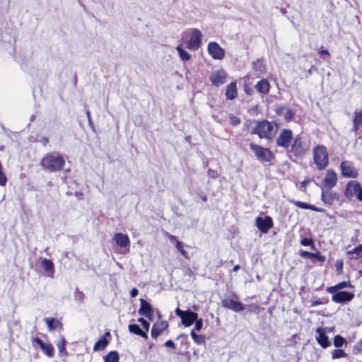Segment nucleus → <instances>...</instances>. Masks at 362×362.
I'll use <instances>...</instances> for the list:
<instances>
[{"instance_id":"obj_30","label":"nucleus","mask_w":362,"mask_h":362,"mask_svg":"<svg viewBox=\"0 0 362 362\" xmlns=\"http://www.w3.org/2000/svg\"><path fill=\"white\" fill-rule=\"evenodd\" d=\"M362 126V110H355L354 117L353 119V127L354 132H357L359 128Z\"/></svg>"},{"instance_id":"obj_7","label":"nucleus","mask_w":362,"mask_h":362,"mask_svg":"<svg viewBox=\"0 0 362 362\" xmlns=\"http://www.w3.org/2000/svg\"><path fill=\"white\" fill-rule=\"evenodd\" d=\"M202 34L197 28H194L192 30L190 37L187 42V47L190 50H197L202 44Z\"/></svg>"},{"instance_id":"obj_42","label":"nucleus","mask_w":362,"mask_h":362,"mask_svg":"<svg viewBox=\"0 0 362 362\" xmlns=\"http://www.w3.org/2000/svg\"><path fill=\"white\" fill-rule=\"evenodd\" d=\"M177 339H180L181 341V344L182 346H185V348H188L189 346V342L188 341V337L186 334H180L177 337Z\"/></svg>"},{"instance_id":"obj_60","label":"nucleus","mask_w":362,"mask_h":362,"mask_svg":"<svg viewBox=\"0 0 362 362\" xmlns=\"http://www.w3.org/2000/svg\"><path fill=\"white\" fill-rule=\"evenodd\" d=\"M139 293V291L136 288H133L130 291V296L132 298H135Z\"/></svg>"},{"instance_id":"obj_11","label":"nucleus","mask_w":362,"mask_h":362,"mask_svg":"<svg viewBox=\"0 0 362 362\" xmlns=\"http://www.w3.org/2000/svg\"><path fill=\"white\" fill-rule=\"evenodd\" d=\"M227 78V73L221 69L213 72L209 76V80L213 86L218 87L226 82Z\"/></svg>"},{"instance_id":"obj_57","label":"nucleus","mask_w":362,"mask_h":362,"mask_svg":"<svg viewBox=\"0 0 362 362\" xmlns=\"http://www.w3.org/2000/svg\"><path fill=\"white\" fill-rule=\"evenodd\" d=\"M175 314L180 317L181 318V320L182 319V317H184L185 314V311H182L181 310L180 308H176L175 310Z\"/></svg>"},{"instance_id":"obj_13","label":"nucleus","mask_w":362,"mask_h":362,"mask_svg":"<svg viewBox=\"0 0 362 362\" xmlns=\"http://www.w3.org/2000/svg\"><path fill=\"white\" fill-rule=\"evenodd\" d=\"M138 312L140 315L146 317L149 320L152 321L153 320V308L146 300L140 299V308Z\"/></svg>"},{"instance_id":"obj_46","label":"nucleus","mask_w":362,"mask_h":362,"mask_svg":"<svg viewBox=\"0 0 362 362\" xmlns=\"http://www.w3.org/2000/svg\"><path fill=\"white\" fill-rule=\"evenodd\" d=\"M138 322L141 325L144 332H146L147 334L150 328V323L143 317L139 318Z\"/></svg>"},{"instance_id":"obj_64","label":"nucleus","mask_w":362,"mask_h":362,"mask_svg":"<svg viewBox=\"0 0 362 362\" xmlns=\"http://www.w3.org/2000/svg\"><path fill=\"white\" fill-rule=\"evenodd\" d=\"M358 274L360 276H362V269L358 271Z\"/></svg>"},{"instance_id":"obj_20","label":"nucleus","mask_w":362,"mask_h":362,"mask_svg":"<svg viewBox=\"0 0 362 362\" xmlns=\"http://www.w3.org/2000/svg\"><path fill=\"white\" fill-rule=\"evenodd\" d=\"M316 332L318 334V335L316 337L317 343L324 349L329 346L331 343L328 337L325 334V329L322 327H318L316 329Z\"/></svg>"},{"instance_id":"obj_4","label":"nucleus","mask_w":362,"mask_h":362,"mask_svg":"<svg viewBox=\"0 0 362 362\" xmlns=\"http://www.w3.org/2000/svg\"><path fill=\"white\" fill-rule=\"evenodd\" d=\"M313 163L316 168L325 170L329 165V154L327 148L324 145H317L313 148Z\"/></svg>"},{"instance_id":"obj_63","label":"nucleus","mask_w":362,"mask_h":362,"mask_svg":"<svg viewBox=\"0 0 362 362\" xmlns=\"http://www.w3.org/2000/svg\"><path fill=\"white\" fill-rule=\"evenodd\" d=\"M201 199L203 201V202H206L207 201V197L205 195V194H203L202 195L201 197Z\"/></svg>"},{"instance_id":"obj_36","label":"nucleus","mask_w":362,"mask_h":362,"mask_svg":"<svg viewBox=\"0 0 362 362\" xmlns=\"http://www.w3.org/2000/svg\"><path fill=\"white\" fill-rule=\"evenodd\" d=\"M335 199V194L331 192H322V200L325 204L332 205Z\"/></svg>"},{"instance_id":"obj_18","label":"nucleus","mask_w":362,"mask_h":362,"mask_svg":"<svg viewBox=\"0 0 362 362\" xmlns=\"http://www.w3.org/2000/svg\"><path fill=\"white\" fill-rule=\"evenodd\" d=\"M361 185L357 181H349L346 184L345 190H344V196L347 199H351L354 195H356L358 189Z\"/></svg>"},{"instance_id":"obj_9","label":"nucleus","mask_w":362,"mask_h":362,"mask_svg":"<svg viewBox=\"0 0 362 362\" xmlns=\"http://www.w3.org/2000/svg\"><path fill=\"white\" fill-rule=\"evenodd\" d=\"M255 223L259 230L266 234L274 227V222L272 217L266 216L264 218L257 216L255 219Z\"/></svg>"},{"instance_id":"obj_15","label":"nucleus","mask_w":362,"mask_h":362,"mask_svg":"<svg viewBox=\"0 0 362 362\" xmlns=\"http://www.w3.org/2000/svg\"><path fill=\"white\" fill-rule=\"evenodd\" d=\"M168 322L166 320H160L155 322L151 327V337L157 339L158 336L168 328Z\"/></svg>"},{"instance_id":"obj_25","label":"nucleus","mask_w":362,"mask_h":362,"mask_svg":"<svg viewBox=\"0 0 362 362\" xmlns=\"http://www.w3.org/2000/svg\"><path fill=\"white\" fill-rule=\"evenodd\" d=\"M255 88L259 93L267 95L270 90V84L267 79L262 78L256 83Z\"/></svg>"},{"instance_id":"obj_2","label":"nucleus","mask_w":362,"mask_h":362,"mask_svg":"<svg viewBox=\"0 0 362 362\" xmlns=\"http://www.w3.org/2000/svg\"><path fill=\"white\" fill-rule=\"evenodd\" d=\"M274 125L278 127V124L275 122H269L267 119L255 121V126L250 132V134H256L259 139L272 141L276 134V132L274 130Z\"/></svg>"},{"instance_id":"obj_34","label":"nucleus","mask_w":362,"mask_h":362,"mask_svg":"<svg viewBox=\"0 0 362 362\" xmlns=\"http://www.w3.org/2000/svg\"><path fill=\"white\" fill-rule=\"evenodd\" d=\"M66 341L65 339V337L64 336H62L60 338V340L57 344V346L59 355H61V356H66L67 355V351L66 349Z\"/></svg>"},{"instance_id":"obj_32","label":"nucleus","mask_w":362,"mask_h":362,"mask_svg":"<svg viewBox=\"0 0 362 362\" xmlns=\"http://www.w3.org/2000/svg\"><path fill=\"white\" fill-rule=\"evenodd\" d=\"M351 284L349 281H344L337 284L334 286L327 287L326 288V291L327 293H335V291H338L340 289L347 288V287H351Z\"/></svg>"},{"instance_id":"obj_6","label":"nucleus","mask_w":362,"mask_h":362,"mask_svg":"<svg viewBox=\"0 0 362 362\" xmlns=\"http://www.w3.org/2000/svg\"><path fill=\"white\" fill-rule=\"evenodd\" d=\"M293 139V134L291 129H283L276 138V144L277 146L287 150Z\"/></svg>"},{"instance_id":"obj_14","label":"nucleus","mask_w":362,"mask_h":362,"mask_svg":"<svg viewBox=\"0 0 362 362\" xmlns=\"http://www.w3.org/2000/svg\"><path fill=\"white\" fill-rule=\"evenodd\" d=\"M221 304L224 308L231 310L235 313H240L245 310V306L241 302L234 300L231 298L223 299Z\"/></svg>"},{"instance_id":"obj_59","label":"nucleus","mask_w":362,"mask_h":362,"mask_svg":"<svg viewBox=\"0 0 362 362\" xmlns=\"http://www.w3.org/2000/svg\"><path fill=\"white\" fill-rule=\"evenodd\" d=\"M355 349H356L358 352H362V338L359 340V341L358 342V344L355 346Z\"/></svg>"},{"instance_id":"obj_41","label":"nucleus","mask_w":362,"mask_h":362,"mask_svg":"<svg viewBox=\"0 0 362 362\" xmlns=\"http://www.w3.org/2000/svg\"><path fill=\"white\" fill-rule=\"evenodd\" d=\"M247 308L250 313L255 314H259L263 310L257 303L250 304Z\"/></svg>"},{"instance_id":"obj_5","label":"nucleus","mask_w":362,"mask_h":362,"mask_svg":"<svg viewBox=\"0 0 362 362\" xmlns=\"http://www.w3.org/2000/svg\"><path fill=\"white\" fill-rule=\"evenodd\" d=\"M250 150L261 162L270 163L275 159V155L268 148H264L254 143L250 144Z\"/></svg>"},{"instance_id":"obj_35","label":"nucleus","mask_w":362,"mask_h":362,"mask_svg":"<svg viewBox=\"0 0 362 362\" xmlns=\"http://www.w3.org/2000/svg\"><path fill=\"white\" fill-rule=\"evenodd\" d=\"M347 255H356V257H351V259H359L362 258V244L357 245L351 250L346 252Z\"/></svg>"},{"instance_id":"obj_48","label":"nucleus","mask_w":362,"mask_h":362,"mask_svg":"<svg viewBox=\"0 0 362 362\" xmlns=\"http://www.w3.org/2000/svg\"><path fill=\"white\" fill-rule=\"evenodd\" d=\"M293 118H294L293 112L290 109H287L286 112L284 115V120L287 122H290L293 119Z\"/></svg>"},{"instance_id":"obj_26","label":"nucleus","mask_w":362,"mask_h":362,"mask_svg":"<svg viewBox=\"0 0 362 362\" xmlns=\"http://www.w3.org/2000/svg\"><path fill=\"white\" fill-rule=\"evenodd\" d=\"M198 317L197 313L187 310L182 319V322L185 327H190L193 325Z\"/></svg>"},{"instance_id":"obj_58","label":"nucleus","mask_w":362,"mask_h":362,"mask_svg":"<svg viewBox=\"0 0 362 362\" xmlns=\"http://www.w3.org/2000/svg\"><path fill=\"white\" fill-rule=\"evenodd\" d=\"M175 314L180 317L181 318V320L182 319V317H184L185 314V311H182L181 310L180 308H176L175 310Z\"/></svg>"},{"instance_id":"obj_1","label":"nucleus","mask_w":362,"mask_h":362,"mask_svg":"<svg viewBox=\"0 0 362 362\" xmlns=\"http://www.w3.org/2000/svg\"><path fill=\"white\" fill-rule=\"evenodd\" d=\"M40 164L43 170L49 173H54L60 171L64 168L65 159L59 153L49 152L43 156Z\"/></svg>"},{"instance_id":"obj_55","label":"nucleus","mask_w":362,"mask_h":362,"mask_svg":"<svg viewBox=\"0 0 362 362\" xmlns=\"http://www.w3.org/2000/svg\"><path fill=\"white\" fill-rule=\"evenodd\" d=\"M208 175L211 177L212 178H216L218 177V173L216 170H213L211 169H209L208 170Z\"/></svg>"},{"instance_id":"obj_61","label":"nucleus","mask_w":362,"mask_h":362,"mask_svg":"<svg viewBox=\"0 0 362 362\" xmlns=\"http://www.w3.org/2000/svg\"><path fill=\"white\" fill-rule=\"evenodd\" d=\"M356 196L359 201L362 202V187H360Z\"/></svg>"},{"instance_id":"obj_44","label":"nucleus","mask_w":362,"mask_h":362,"mask_svg":"<svg viewBox=\"0 0 362 362\" xmlns=\"http://www.w3.org/2000/svg\"><path fill=\"white\" fill-rule=\"evenodd\" d=\"M300 244L303 246H311L313 249H315V243L311 238H304L300 240Z\"/></svg>"},{"instance_id":"obj_43","label":"nucleus","mask_w":362,"mask_h":362,"mask_svg":"<svg viewBox=\"0 0 362 362\" xmlns=\"http://www.w3.org/2000/svg\"><path fill=\"white\" fill-rule=\"evenodd\" d=\"M335 269H336V272H337V274L338 275H341L343 274V267H344V262L342 259H337L336 262H335Z\"/></svg>"},{"instance_id":"obj_16","label":"nucleus","mask_w":362,"mask_h":362,"mask_svg":"<svg viewBox=\"0 0 362 362\" xmlns=\"http://www.w3.org/2000/svg\"><path fill=\"white\" fill-rule=\"evenodd\" d=\"M165 237L171 242H175V248L181 254V255L185 257L186 259H189V256L188 255V252L185 250L184 247L185 245L182 242L177 240V238L172 235L169 233H165Z\"/></svg>"},{"instance_id":"obj_31","label":"nucleus","mask_w":362,"mask_h":362,"mask_svg":"<svg viewBox=\"0 0 362 362\" xmlns=\"http://www.w3.org/2000/svg\"><path fill=\"white\" fill-rule=\"evenodd\" d=\"M128 329L131 333L139 336L145 339H148V334L146 333V332H144V330L141 329L136 324L129 325Z\"/></svg>"},{"instance_id":"obj_3","label":"nucleus","mask_w":362,"mask_h":362,"mask_svg":"<svg viewBox=\"0 0 362 362\" xmlns=\"http://www.w3.org/2000/svg\"><path fill=\"white\" fill-rule=\"evenodd\" d=\"M308 146L304 140V138L300 135H296L289 148L287 149L288 156L292 158H302L308 151Z\"/></svg>"},{"instance_id":"obj_53","label":"nucleus","mask_w":362,"mask_h":362,"mask_svg":"<svg viewBox=\"0 0 362 362\" xmlns=\"http://www.w3.org/2000/svg\"><path fill=\"white\" fill-rule=\"evenodd\" d=\"M323 47H322L319 50H318V54L320 57H324V56H326L327 57H330V54L328 50L327 49H322Z\"/></svg>"},{"instance_id":"obj_24","label":"nucleus","mask_w":362,"mask_h":362,"mask_svg":"<svg viewBox=\"0 0 362 362\" xmlns=\"http://www.w3.org/2000/svg\"><path fill=\"white\" fill-rule=\"evenodd\" d=\"M45 321L49 331H53L54 329L59 331L63 330V324L59 320L54 317H46L45 318Z\"/></svg>"},{"instance_id":"obj_33","label":"nucleus","mask_w":362,"mask_h":362,"mask_svg":"<svg viewBox=\"0 0 362 362\" xmlns=\"http://www.w3.org/2000/svg\"><path fill=\"white\" fill-rule=\"evenodd\" d=\"M104 362H119V355L117 351L108 352L104 357Z\"/></svg>"},{"instance_id":"obj_45","label":"nucleus","mask_w":362,"mask_h":362,"mask_svg":"<svg viewBox=\"0 0 362 362\" xmlns=\"http://www.w3.org/2000/svg\"><path fill=\"white\" fill-rule=\"evenodd\" d=\"M312 261H313V262L317 261V262L322 263L325 261V257L322 255L319 251L317 252H313V257H312Z\"/></svg>"},{"instance_id":"obj_19","label":"nucleus","mask_w":362,"mask_h":362,"mask_svg":"<svg viewBox=\"0 0 362 362\" xmlns=\"http://www.w3.org/2000/svg\"><path fill=\"white\" fill-rule=\"evenodd\" d=\"M337 175L336 172L329 169L327 171L326 175L323 179V184L326 187L332 188L337 185Z\"/></svg>"},{"instance_id":"obj_17","label":"nucleus","mask_w":362,"mask_h":362,"mask_svg":"<svg viewBox=\"0 0 362 362\" xmlns=\"http://www.w3.org/2000/svg\"><path fill=\"white\" fill-rule=\"evenodd\" d=\"M33 341L37 344L39 345L40 348L43 351V353L45 354H46L48 357L52 358L54 356V349L52 344H50V343L45 344L41 339H40L38 337L33 338Z\"/></svg>"},{"instance_id":"obj_8","label":"nucleus","mask_w":362,"mask_h":362,"mask_svg":"<svg viewBox=\"0 0 362 362\" xmlns=\"http://www.w3.org/2000/svg\"><path fill=\"white\" fill-rule=\"evenodd\" d=\"M207 51L212 59L216 60H222L225 57V50L218 43L210 42L207 45Z\"/></svg>"},{"instance_id":"obj_50","label":"nucleus","mask_w":362,"mask_h":362,"mask_svg":"<svg viewBox=\"0 0 362 362\" xmlns=\"http://www.w3.org/2000/svg\"><path fill=\"white\" fill-rule=\"evenodd\" d=\"M243 90L247 95H252L253 94V90L249 84L245 83L243 86Z\"/></svg>"},{"instance_id":"obj_22","label":"nucleus","mask_w":362,"mask_h":362,"mask_svg":"<svg viewBox=\"0 0 362 362\" xmlns=\"http://www.w3.org/2000/svg\"><path fill=\"white\" fill-rule=\"evenodd\" d=\"M110 337V332H106L99 339L95 342L93 346L94 351H100L105 350L109 344L107 337Z\"/></svg>"},{"instance_id":"obj_62","label":"nucleus","mask_w":362,"mask_h":362,"mask_svg":"<svg viewBox=\"0 0 362 362\" xmlns=\"http://www.w3.org/2000/svg\"><path fill=\"white\" fill-rule=\"evenodd\" d=\"M240 267L239 264H236L234 266V267L233 268V272H237L240 269Z\"/></svg>"},{"instance_id":"obj_12","label":"nucleus","mask_w":362,"mask_h":362,"mask_svg":"<svg viewBox=\"0 0 362 362\" xmlns=\"http://www.w3.org/2000/svg\"><path fill=\"white\" fill-rule=\"evenodd\" d=\"M332 294V300L337 303H345L350 302L354 298V294L348 291H335V293H330Z\"/></svg>"},{"instance_id":"obj_49","label":"nucleus","mask_w":362,"mask_h":362,"mask_svg":"<svg viewBox=\"0 0 362 362\" xmlns=\"http://www.w3.org/2000/svg\"><path fill=\"white\" fill-rule=\"evenodd\" d=\"M313 253V252L301 250V251H300L299 255L302 257L310 259L312 260Z\"/></svg>"},{"instance_id":"obj_38","label":"nucleus","mask_w":362,"mask_h":362,"mask_svg":"<svg viewBox=\"0 0 362 362\" xmlns=\"http://www.w3.org/2000/svg\"><path fill=\"white\" fill-rule=\"evenodd\" d=\"M190 335L196 344H202L205 343V337L202 334H197L194 329L191 331Z\"/></svg>"},{"instance_id":"obj_47","label":"nucleus","mask_w":362,"mask_h":362,"mask_svg":"<svg viewBox=\"0 0 362 362\" xmlns=\"http://www.w3.org/2000/svg\"><path fill=\"white\" fill-rule=\"evenodd\" d=\"M229 120H230V124L233 126H238L241 122L240 118L237 116H235L233 115H230L229 116Z\"/></svg>"},{"instance_id":"obj_52","label":"nucleus","mask_w":362,"mask_h":362,"mask_svg":"<svg viewBox=\"0 0 362 362\" xmlns=\"http://www.w3.org/2000/svg\"><path fill=\"white\" fill-rule=\"evenodd\" d=\"M194 322H195L194 329L197 331H199L203 327L202 319H199V320L197 319Z\"/></svg>"},{"instance_id":"obj_51","label":"nucleus","mask_w":362,"mask_h":362,"mask_svg":"<svg viewBox=\"0 0 362 362\" xmlns=\"http://www.w3.org/2000/svg\"><path fill=\"white\" fill-rule=\"evenodd\" d=\"M286 107L283 105H278L275 108V112L277 115H281L284 114V111L286 110Z\"/></svg>"},{"instance_id":"obj_39","label":"nucleus","mask_w":362,"mask_h":362,"mask_svg":"<svg viewBox=\"0 0 362 362\" xmlns=\"http://www.w3.org/2000/svg\"><path fill=\"white\" fill-rule=\"evenodd\" d=\"M347 354L343 350L340 349H334L332 352V358L333 359H337L340 358L346 357Z\"/></svg>"},{"instance_id":"obj_28","label":"nucleus","mask_w":362,"mask_h":362,"mask_svg":"<svg viewBox=\"0 0 362 362\" xmlns=\"http://www.w3.org/2000/svg\"><path fill=\"white\" fill-rule=\"evenodd\" d=\"M290 202L292 203L296 206L303 209H309L316 212H325V209H323L322 208H318L314 205L308 204L305 202L295 200H291Z\"/></svg>"},{"instance_id":"obj_10","label":"nucleus","mask_w":362,"mask_h":362,"mask_svg":"<svg viewBox=\"0 0 362 362\" xmlns=\"http://www.w3.org/2000/svg\"><path fill=\"white\" fill-rule=\"evenodd\" d=\"M341 175L347 178H356L358 176V170L348 161H341L340 163Z\"/></svg>"},{"instance_id":"obj_40","label":"nucleus","mask_w":362,"mask_h":362,"mask_svg":"<svg viewBox=\"0 0 362 362\" xmlns=\"http://www.w3.org/2000/svg\"><path fill=\"white\" fill-rule=\"evenodd\" d=\"M346 343V339L341 335H337L334 337L333 344L337 348L342 346Z\"/></svg>"},{"instance_id":"obj_21","label":"nucleus","mask_w":362,"mask_h":362,"mask_svg":"<svg viewBox=\"0 0 362 362\" xmlns=\"http://www.w3.org/2000/svg\"><path fill=\"white\" fill-rule=\"evenodd\" d=\"M226 98L228 100H233L238 98L237 82L232 81L226 87Z\"/></svg>"},{"instance_id":"obj_27","label":"nucleus","mask_w":362,"mask_h":362,"mask_svg":"<svg viewBox=\"0 0 362 362\" xmlns=\"http://www.w3.org/2000/svg\"><path fill=\"white\" fill-rule=\"evenodd\" d=\"M41 267L46 272L47 275L50 277H53L54 273V263L51 259H43L40 263Z\"/></svg>"},{"instance_id":"obj_56","label":"nucleus","mask_w":362,"mask_h":362,"mask_svg":"<svg viewBox=\"0 0 362 362\" xmlns=\"http://www.w3.org/2000/svg\"><path fill=\"white\" fill-rule=\"evenodd\" d=\"M310 182V179H305L303 182H300V189L303 188V191H305L306 185Z\"/></svg>"},{"instance_id":"obj_29","label":"nucleus","mask_w":362,"mask_h":362,"mask_svg":"<svg viewBox=\"0 0 362 362\" xmlns=\"http://www.w3.org/2000/svg\"><path fill=\"white\" fill-rule=\"evenodd\" d=\"M254 71L257 78H259L267 71L266 65L260 59H257L252 63Z\"/></svg>"},{"instance_id":"obj_23","label":"nucleus","mask_w":362,"mask_h":362,"mask_svg":"<svg viewBox=\"0 0 362 362\" xmlns=\"http://www.w3.org/2000/svg\"><path fill=\"white\" fill-rule=\"evenodd\" d=\"M114 240L117 245L120 247H127L130 245V240L127 234L117 233L114 235Z\"/></svg>"},{"instance_id":"obj_37","label":"nucleus","mask_w":362,"mask_h":362,"mask_svg":"<svg viewBox=\"0 0 362 362\" xmlns=\"http://www.w3.org/2000/svg\"><path fill=\"white\" fill-rule=\"evenodd\" d=\"M176 49L178 52L179 56L182 60L189 61L191 59V55L183 49L182 45H177Z\"/></svg>"},{"instance_id":"obj_54","label":"nucleus","mask_w":362,"mask_h":362,"mask_svg":"<svg viewBox=\"0 0 362 362\" xmlns=\"http://www.w3.org/2000/svg\"><path fill=\"white\" fill-rule=\"evenodd\" d=\"M164 346H166V347H169V348L173 349H175V343L172 340H170V339L166 341L165 342V344H164Z\"/></svg>"}]
</instances>
